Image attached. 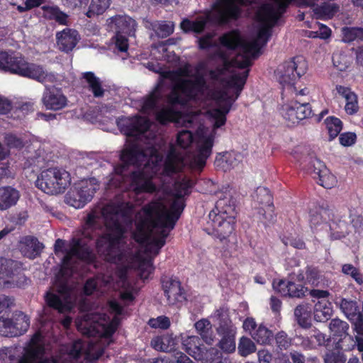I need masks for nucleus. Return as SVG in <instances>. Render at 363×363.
I'll return each mask as SVG.
<instances>
[{
  "label": "nucleus",
  "mask_w": 363,
  "mask_h": 363,
  "mask_svg": "<svg viewBox=\"0 0 363 363\" xmlns=\"http://www.w3.org/2000/svg\"><path fill=\"white\" fill-rule=\"evenodd\" d=\"M292 103L296 106V111H297L299 117V122L315 115L311 105L308 102L295 100L292 101Z\"/></svg>",
  "instance_id": "49"
},
{
  "label": "nucleus",
  "mask_w": 363,
  "mask_h": 363,
  "mask_svg": "<svg viewBox=\"0 0 363 363\" xmlns=\"http://www.w3.org/2000/svg\"><path fill=\"white\" fill-rule=\"evenodd\" d=\"M77 31L64 30L61 33H57V44L60 48L65 52H69L76 46L78 40L77 38Z\"/></svg>",
  "instance_id": "35"
},
{
  "label": "nucleus",
  "mask_w": 363,
  "mask_h": 363,
  "mask_svg": "<svg viewBox=\"0 0 363 363\" xmlns=\"http://www.w3.org/2000/svg\"><path fill=\"white\" fill-rule=\"evenodd\" d=\"M44 17L49 20H55L60 25H67L68 16L57 6H43Z\"/></svg>",
  "instance_id": "43"
},
{
  "label": "nucleus",
  "mask_w": 363,
  "mask_h": 363,
  "mask_svg": "<svg viewBox=\"0 0 363 363\" xmlns=\"http://www.w3.org/2000/svg\"><path fill=\"white\" fill-rule=\"evenodd\" d=\"M219 42L222 46L230 50L242 47L244 43L238 29H233L224 33L219 38Z\"/></svg>",
  "instance_id": "31"
},
{
  "label": "nucleus",
  "mask_w": 363,
  "mask_h": 363,
  "mask_svg": "<svg viewBox=\"0 0 363 363\" xmlns=\"http://www.w3.org/2000/svg\"><path fill=\"white\" fill-rule=\"evenodd\" d=\"M324 363H346L347 357L342 349L328 351L324 356Z\"/></svg>",
  "instance_id": "51"
},
{
  "label": "nucleus",
  "mask_w": 363,
  "mask_h": 363,
  "mask_svg": "<svg viewBox=\"0 0 363 363\" xmlns=\"http://www.w3.org/2000/svg\"><path fill=\"white\" fill-rule=\"evenodd\" d=\"M309 223L313 230H321L324 226L329 225L332 240L345 237L344 230H346L347 226V222L336 218L333 208L324 203L310 210Z\"/></svg>",
  "instance_id": "6"
},
{
  "label": "nucleus",
  "mask_w": 363,
  "mask_h": 363,
  "mask_svg": "<svg viewBox=\"0 0 363 363\" xmlns=\"http://www.w3.org/2000/svg\"><path fill=\"white\" fill-rule=\"evenodd\" d=\"M329 328L333 335L339 338L338 343L348 335V323L339 318L332 319Z\"/></svg>",
  "instance_id": "44"
},
{
  "label": "nucleus",
  "mask_w": 363,
  "mask_h": 363,
  "mask_svg": "<svg viewBox=\"0 0 363 363\" xmlns=\"http://www.w3.org/2000/svg\"><path fill=\"white\" fill-rule=\"evenodd\" d=\"M143 155V150L136 143H133L121 151L120 160L129 166L135 165L138 163L140 157Z\"/></svg>",
  "instance_id": "32"
},
{
  "label": "nucleus",
  "mask_w": 363,
  "mask_h": 363,
  "mask_svg": "<svg viewBox=\"0 0 363 363\" xmlns=\"http://www.w3.org/2000/svg\"><path fill=\"white\" fill-rule=\"evenodd\" d=\"M160 206L157 203H147L142 208L143 216L136 223V231L133 233V239L140 245H147L150 233L160 224Z\"/></svg>",
  "instance_id": "9"
},
{
  "label": "nucleus",
  "mask_w": 363,
  "mask_h": 363,
  "mask_svg": "<svg viewBox=\"0 0 363 363\" xmlns=\"http://www.w3.org/2000/svg\"><path fill=\"white\" fill-rule=\"evenodd\" d=\"M117 125L121 132L128 137L140 136L150 127L149 120L140 116L119 118Z\"/></svg>",
  "instance_id": "15"
},
{
  "label": "nucleus",
  "mask_w": 363,
  "mask_h": 363,
  "mask_svg": "<svg viewBox=\"0 0 363 363\" xmlns=\"http://www.w3.org/2000/svg\"><path fill=\"white\" fill-rule=\"evenodd\" d=\"M132 213V207L128 203H122L116 205L108 206L103 208L102 215L106 220V224L111 218L118 220L117 216L128 219L130 218Z\"/></svg>",
  "instance_id": "25"
},
{
  "label": "nucleus",
  "mask_w": 363,
  "mask_h": 363,
  "mask_svg": "<svg viewBox=\"0 0 363 363\" xmlns=\"http://www.w3.org/2000/svg\"><path fill=\"white\" fill-rule=\"evenodd\" d=\"M82 78L87 84L88 89L91 91L95 98L103 97L105 90L102 86L101 82L92 72L83 73Z\"/></svg>",
  "instance_id": "38"
},
{
  "label": "nucleus",
  "mask_w": 363,
  "mask_h": 363,
  "mask_svg": "<svg viewBox=\"0 0 363 363\" xmlns=\"http://www.w3.org/2000/svg\"><path fill=\"white\" fill-rule=\"evenodd\" d=\"M254 208L257 211L259 219L264 225L273 223L276 219L273 197L269 189L258 187L253 196Z\"/></svg>",
  "instance_id": "11"
},
{
  "label": "nucleus",
  "mask_w": 363,
  "mask_h": 363,
  "mask_svg": "<svg viewBox=\"0 0 363 363\" xmlns=\"http://www.w3.org/2000/svg\"><path fill=\"white\" fill-rule=\"evenodd\" d=\"M106 227L108 232L99 235L96 239V251L105 262L116 264L123 259L120 244L126 230L120 220L114 218L108 220Z\"/></svg>",
  "instance_id": "4"
},
{
  "label": "nucleus",
  "mask_w": 363,
  "mask_h": 363,
  "mask_svg": "<svg viewBox=\"0 0 363 363\" xmlns=\"http://www.w3.org/2000/svg\"><path fill=\"white\" fill-rule=\"evenodd\" d=\"M205 346L198 336H187L182 340V348L195 359H202Z\"/></svg>",
  "instance_id": "27"
},
{
  "label": "nucleus",
  "mask_w": 363,
  "mask_h": 363,
  "mask_svg": "<svg viewBox=\"0 0 363 363\" xmlns=\"http://www.w3.org/2000/svg\"><path fill=\"white\" fill-rule=\"evenodd\" d=\"M244 5L245 0H215L211 5L212 13L207 11L204 15L197 16L194 21L184 18L180 27L186 33L201 34L208 23L223 26L239 20Z\"/></svg>",
  "instance_id": "2"
},
{
  "label": "nucleus",
  "mask_w": 363,
  "mask_h": 363,
  "mask_svg": "<svg viewBox=\"0 0 363 363\" xmlns=\"http://www.w3.org/2000/svg\"><path fill=\"white\" fill-rule=\"evenodd\" d=\"M296 111V106H294L292 101L282 106L281 113L284 120L287 122L288 126H292L299 123V117Z\"/></svg>",
  "instance_id": "46"
},
{
  "label": "nucleus",
  "mask_w": 363,
  "mask_h": 363,
  "mask_svg": "<svg viewBox=\"0 0 363 363\" xmlns=\"http://www.w3.org/2000/svg\"><path fill=\"white\" fill-rule=\"evenodd\" d=\"M225 201L220 199L215 208L210 211L205 231L220 241L227 240L235 231L236 219L233 215L235 208H224Z\"/></svg>",
  "instance_id": "5"
},
{
  "label": "nucleus",
  "mask_w": 363,
  "mask_h": 363,
  "mask_svg": "<svg viewBox=\"0 0 363 363\" xmlns=\"http://www.w3.org/2000/svg\"><path fill=\"white\" fill-rule=\"evenodd\" d=\"M340 308L358 335H363V313L356 301L341 298Z\"/></svg>",
  "instance_id": "18"
},
{
  "label": "nucleus",
  "mask_w": 363,
  "mask_h": 363,
  "mask_svg": "<svg viewBox=\"0 0 363 363\" xmlns=\"http://www.w3.org/2000/svg\"><path fill=\"white\" fill-rule=\"evenodd\" d=\"M208 85L203 74H196L194 79L177 78L172 82L169 94L167 96V107L156 113V120L162 125L177 122L182 118V112L174 109L175 106H186L203 94Z\"/></svg>",
  "instance_id": "1"
},
{
  "label": "nucleus",
  "mask_w": 363,
  "mask_h": 363,
  "mask_svg": "<svg viewBox=\"0 0 363 363\" xmlns=\"http://www.w3.org/2000/svg\"><path fill=\"white\" fill-rule=\"evenodd\" d=\"M328 131L329 140L335 139L342 129V121L335 116H329L325 120Z\"/></svg>",
  "instance_id": "48"
},
{
  "label": "nucleus",
  "mask_w": 363,
  "mask_h": 363,
  "mask_svg": "<svg viewBox=\"0 0 363 363\" xmlns=\"http://www.w3.org/2000/svg\"><path fill=\"white\" fill-rule=\"evenodd\" d=\"M155 230V235L148 240L145 246V252L156 256L160 253L161 248L165 245L166 239L172 229L167 227H157Z\"/></svg>",
  "instance_id": "22"
},
{
  "label": "nucleus",
  "mask_w": 363,
  "mask_h": 363,
  "mask_svg": "<svg viewBox=\"0 0 363 363\" xmlns=\"http://www.w3.org/2000/svg\"><path fill=\"white\" fill-rule=\"evenodd\" d=\"M213 146V138L208 136L198 146L197 152L206 160L210 157Z\"/></svg>",
  "instance_id": "58"
},
{
  "label": "nucleus",
  "mask_w": 363,
  "mask_h": 363,
  "mask_svg": "<svg viewBox=\"0 0 363 363\" xmlns=\"http://www.w3.org/2000/svg\"><path fill=\"white\" fill-rule=\"evenodd\" d=\"M4 143L9 148H16L21 150L24 147L23 140L13 133L6 134L4 137Z\"/></svg>",
  "instance_id": "63"
},
{
  "label": "nucleus",
  "mask_w": 363,
  "mask_h": 363,
  "mask_svg": "<svg viewBox=\"0 0 363 363\" xmlns=\"http://www.w3.org/2000/svg\"><path fill=\"white\" fill-rule=\"evenodd\" d=\"M12 319L13 337L20 336L27 332L30 326L29 318L23 312H18L14 314Z\"/></svg>",
  "instance_id": "37"
},
{
  "label": "nucleus",
  "mask_w": 363,
  "mask_h": 363,
  "mask_svg": "<svg viewBox=\"0 0 363 363\" xmlns=\"http://www.w3.org/2000/svg\"><path fill=\"white\" fill-rule=\"evenodd\" d=\"M339 9L337 4L323 2L313 9V13L317 19L325 21L333 18Z\"/></svg>",
  "instance_id": "34"
},
{
  "label": "nucleus",
  "mask_w": 363,
  "mask_h": 363,
  "mask_svg": "<svg viewBox=\"0 0 363 363\" xmlns=\"http://www.w3.org/2000/svg\"><path fill=\"white\" fill-rule=\"evenodd\" d=\"M193 140V135L189 130H182L179 132L177 136V145L184 149L189 147Z\"/></svg>",
  "instance_id": "61"
},
{
  "label": "nucleus",
  "mask_w": 363,
  "mask_h": 363,
  "mask_svg": "<svg viewBox=\"0 0 363 363\" xmlns=\"http://www.w3.org/2000/svg\"><path fill=\"white\" fill-rule=\"evenodd\" d=\"M333 314L332 303L328 300H319L314 306L313 315L318 322H326Z\"/></svg>",
  "instance_id": "36"
},
{
  "label": "nucleus",
  "mask_w": 363,
  "mask_h": 363,
  "mask_svg": "<svg viewBox=\"0 0 363 363\" xmlns=\"http://www.w3.org/2000/svg\"><path fill=\"white\" fill-rule=\"evenodd\" d=\"M175 340L172 335H157L151 340V346L157 351L169 352L175 348Z\"/></svg>",
  "instance_id": "33"
},
{
  "label": "nucleus",
  "mask_w": 363,
  "mask_h": 363,
  "mask_svg": "<svg viewBox=\"0 0 363 363\" xmlns=\"http://www.w3.org/2000/svg\"><path fill=\"white\" fill-rule=\"evenodd\" d=\"M129 179L130 188L137 195L152 194L157 191L156 185L144 171H133L129 174Z\"/></svg>",
  "instance_id": "20"
},
{
  "label": "nucleus",
  "mask_w": 363,
  "mask_h": 363,
  "mask_svg": "<svg viewBox=\"0 0 363 363\" xmlns=\"http://www.w3.org/2000/svg\"><path fill=\"white\" fill-rule=\"evenodd\" d=\"M159 86H157L153 91H152L143 101L142 108L145 111L154 110L160 99V94L158 91Z\"/></svg>",
  "instance_id": "53"
},
{
  "label": "nucleus",
  "mask_w": 363,
  "mask_h": 363,
  "mask_svg": "<svg viewBox=\"0 0 363 363\" xmlns=\"http://www.w3.org/2000/svg\"><path fill=\"white\" fill-rule=\"evenodd\" d=\"M148 325L152 328L166 330L169 328L171 323L168 317L160 315L156 318H150L148 321Z\"/></svg>",
  "instance_id": "60"
},
{
  "label": "nucleus",
  "mask_w": 363,
  "mask_h": 363,
  "mask_svg": "<svg viewBox=\"0 0 363 363\" xmlns=\"http://www.w3.org/2000/svg\"><path fill=\"white\" fill-rule=\"evenodd\" d=\"M293 157L300 163L301 169L311 175L319 185L325 189H331L336 184V177L316 157L312 155H302L297 150L293 152Z\"/></svg>",
  "instance_id": "7"
},
{
  "label": "nucleus",
  "mask_w": 363,
  "mask_h": 363,
  "mask_svg": "<svg viewBox=\"0 0 363 363\" xmlns=\"http://www.w3.org/2000/svg\"><path fill=\"white\" fill-rule=\"evenodd\" d=\"M216 162H219L222 164L225 171L234 168L238 163V161L235 158L234 152H225L223 155H219L216 157Z\"/></svg>",
  "instance_id": "52"
},
{
  "label": "nucleus",
  "mask_w": 363,
  "mask_h": 363,
  "mask_svg": "<svg viewBox=\"0 0 363 363\" xmlns=\"http://www.w3.org/2000/svg\"><path fill=\"white\" fill-rule=\"evenodd\" d=\"M337 93L345 99V110L349 115H354L359 111L358 99L357 94L351 89L342 85H337Z\"/></svg>",
  "instance_id": "26"
},
{
  "label": "nucleus",
  "mask_w": 363,
  "mask_h": 363,
  "mask_svg": "<svg viewBox=\"0 0 363 363\" xmlns=\"http://www.w3.org/2000/svg\"><path fill=\"white\" fill-rule=\"evenodd\" d=\"M45 301L48 307L57 311L59 313H64L70 310L68 301L62 300L58 295L52 292H46Z\"/></svg>",
  "instance_id": "39"
},
{
  "label": "nucleus",
  "mask_w": 363,
  "mask_h": 363,
  "mask_svg": "<svg viewBox=\"0 0 363 363\" xmlns=\"http://www.w3.org/2000/svg\"><path fill=\"white\" fill-rule=\"evenodd\" d=\"M262 46L259 42L256 40L251 43H243L242 46V54H238L230 62H226V64L238 69L248 68L252 64L249 55H251L253 58L257 57L260 54Z\"/></svg>",
  "instance_id": "19"
},
{
  "label": "nucleus",
  "mask_w": 363,
  "mask_h": 363,
  "mask_svg": "<svg viewBox=\"0 0 363 363\" xmlns=\"http://www.w3.org/2000/svg\"><path fill=\"white\" fill-rule=\"evenodd\" d=\"M215 316L218 320V326L216 330L218 335L220 337L217 346L225 353L234 352L236 349V327L223 308L217 309L215 312Z\"/></svg>",
  "instance_id": "10"
},
{
  "label": "nucleus",
  "mask_w": 363,
  "mask_h": 363,
  "mask_svg": "<svg viewBox=\"0 0 363 363\" xmlns=\"http://www.w3.org/2000/svg\"><path fill=\"white\" fill-rule=\"evenodd\" d=\"M274 340L277 350L281 351L286 350L292 344V339L283 330L278 332L275 335Z\"/></svg>",
  "instance_id": "55"
},
{
  "label": "nucleus",
  "mask_w": 363,
  "mask_h": 363,
  "mask_svg": "<svg viewBox=\"0 0 363 363\" xmlns=\"http://www.w3.org/2000/svg\"><path fill=\"white\" fill-rule=\"evenodd\" d=\"M160 281L164 295L169 304L184 303L187 301V291L179 278L174 276H162Z\"/></svg>",
  "instance_id": "14"
},
{
  "label": "nucleus",
  "mask_w": 363,
  "mask_h": 363,
  "mask_svg": "<svg viewBox=\"0 0 363 363\" xmlns=\"http://www.w3.org/2000/svg\"><path fill=\"white\" fill-rule=\"evenodd\" d=\"M251 337L260 345H270L274 337L272 331L262 324L259 325L255 331L251 332Z\"/></svg>",
  "instance_id": "45"
},
{
  "label": "nucleus",
  "mask_w": 363,
  "mask_h": 363,
  "mask_svg": "<svg viewBox=\"0 0 363 363\" xmlns=\"http://www.w3.org/2000/svg\"><path fill=\"white\" fill-rule=\"evenodd\" d=\"M71 183L70 174L62 168L51 167L43 170L35 182V186L50 195L62 194Z\"/></svg>",
  "instance_id": "8"
},
{
  "label": "nucleus",
  "mask_w": 363,
  "mask_h": 363,
  "mask_svg": "<svg viewBox=\"0 0 363 363\" xmlns=\"http://www.w3.org/2000/svg\"><path fill=\"white\" fill-rule=\"evenodd\" d=\"M45 353V349L43 345H30L26 349L24 354L18 360V363H35Z\"/></svg>",
  "instance_id": "41"
},
{
  "label": "nucleus",
  "mask_w": 363,
  "mask_h": 363,
  "mask_svg": "<svg viewBox=\"0 0 363 363\" xmlns=\"http://www.w3.org/2000/svg\"><path fill=\"white\" fill-rule=\"evenodd\" d=\"M307 68V62L301 56L285 61L277 69L279 83L283 86L295 85V81L306 72Z\"/></svg>",
  "instance_id": "12"
},
{
  "label": "nucleus",
  "mask_w": 363,
  "mask_h": 363,
  "mask_svg": "<svg viewBox=\"0 0 363 363\" xmlns=\"http://www.w3.org/2000/svg\"><path fill=\"white\" fill-rule=\"evenodd\" d=\"M108 21L111 29L116 33L131 35L135 30V21L128 16L116 15Z\"/></svg>",
  "instance_id": "23"
},
{
  "label": "nucleus",
  "mask_w": 363,
  "mask_h": 363,
  "mask_svg": "<svg viewBox=\"0 0 363 363\" xmlns=\"http://www.w3.org/2000/svg\"><path fill=\"white\" fill-rule=\"evenodd\" d=\"M42 103L47 110L60 111L67 106L68 99L60 88L47 89L43 95Z\"/></svg>",
  "instance_id": "21"
},
{
  "label": "nucleus",
  "mask_w": 363,
  "mask_h": 363,
  "mask_svg": "<svg viewBox=\"0 0 363 363\" xmlns=\"http://www.w3.org/2000/svg\"><path fill=\"white\" fill-rule=\"evenodd\" d=\"M256 351V345L249 337L242 336L240 338L238 352L241 357H247Z\"/></svg>",
  "instance_id": "50"
},
{
  "label": "nucleus",
  "mask_w": 363,
  "mask_h": 363,
  "mask_svg": "<svg viewBox=\"0 0 363 363\" xmlns=\"http://www.w3.org/2000/svg\"><path fill=\"white\" fill-rule=\"evenodd\" d=\"M20 198L18 190L11 186L0 187V211H6L17 203Z\"/></svg>",
  "instance_id": "28"
},
{
  "label": "nucleus",
  "mask_w": 363,
  "mask_h": 363,
  "mask_svg": "<svg viewBox=\"0 0 363 363\" xmlns=\"http://www.w3.org/2000/svg\"><path fill=\"white\" fill-rule=\"evenodd\" d=\"M150 203H157L160 206V224L162 227H167L169 229H174L186 206L184 199L176 195L169 206V211H167L164 204L160 199L152 200Z\"/></svg>",
  "instance_id": "13"
},
{
  "label": "nucleus",
  "mask_w": 363,
  "mask_h": 363,
  "mask_svg": "<svg viewBox=\"0 0 363 363\" xmlns=\"http://www.w3.org/2000/svg\"><path fill=\"white\" fill-rule=\"evenodd\" d=\"M96 190V186L87 182L82 183L67 194V203L75 208H82L92 199Z\"/></svg>",
  "instance_id": "17"
},
{
  "label": "nucleus",
  "mask_w": 363,
  "mask_h": 363,
  "mask_svg": "<svg viewBox=\"0 0 363 363\" xmlns=\"http://www.w3.org/2000/svg\"><path fill=\"white\" fill-rule=\"evenodd\" d=\"M300 340V345L304 350H313L318 347L325 345V342L329 341L326 335L317 329L311 330L306 336L300 335L297 337Z\"/></svg>",
  "instance_id": "24"
},
{
  "label": "nucleus",
  "mask_w": 363,
  "mask_h": 363,
  "mask_svg": "<svg viewBox=\"0 0 363 363\" xmlns=\"http://www.w3.org/2000/svg\"><path fill=\"white\" fill-rule=\"evenodd\" d=\"M287 296L290 298H302L306 296L308 288L301 284L291 281L288 289Z\"/></svg>",
  "instance_id": "59"
},
{
  "label": "nucleus",
  "mask_w": 363,
  "mask_h": 363,
  "mask_svg": "<svg viewBox=\"0 0 363 363\" xmlns=\"http://www.w3.org/2000/svg\"><path fill=\"white\" fill-rule=\"evenodd\" d=\"M89 237H74L69 241L70 252L74 258L89 264H94L97 257L89 244Z\"/></svg>",
  "instance_id": "16"
},
{
  "label": "nucleus",
  "mask_w": 363,
  "mask_h": 363,
  "mask_svg": "<svg viewBox=\"0 0 363 363\" xmlns=\"http://www.w3.org/2000/svg\"><path fill=\"white\" fill-rule=\"evenodd\" d=\"M194 327L197 333L201 336L202 340L208 345L213 341V331L211 322L206 318H202L195 323Z\"/></svg>",
  "instance_id": "42"
},
{
  "label": "nucleus",
  "mask_w": 363,
  "mask_h": 363,
  "mask_svg": "<svg viewBox=\"0 0 363 363\" xmlns=\"http://www.w3.org/2000/svg\"><path fill=\"white\" fill-rule=\"evenodd\" d=\"M21 251L29 258H35L39 256L43 248V243L33 236H25L21 241Z\"/></svg>",
  "instance_id": "29"
},
{
  "label": "nucleus",
  "mask_w": 363,
  "mask_h": 363,
  "mask_svg": "<svg viewBox=\"0 0 363 363\" xmlns=\"http://www.w3.org/2000/svg\"><path fill=\"white\" fill-rule=\"evenodd\" d=\"M306 269V283L317 286L320 279V271L317 267L307 265Z\"/></svg>",
  "instance_id": "56"
},
{
  "label": "nucleus",
  "mask_w": 363,
  "mask_h": 363,
  "mask_svg": "<svg viewBox=\"0 0 363 363\" xmlns=\"http://www.w3.org/2000/svg\"><path fill=\"white\" fill-rule=\"evenodd\" d=\"M111 5V0H91L86 15L89 18L103 14Z\"/></svg>",
  "instance_id": "47"
},
{
  "label": "nucleus",
  "mask_w": 363,
  "mask_h": 363,
  "mask_svg": "<svg viewBox=\"0 0 363 363\" xmlns=\"http://www.w3.org/2000/svg\"><path fill=\"white\" fill-rule=\"evenodd\" d=\"M342 271L344 274L350 275L357 284H362L363 283L362 274L359 272V269L354 267L352 264H343Z\"/></svg>",
  "instance_id": "62"
},
{
  "label": "nucleus",
  "mask_w": 363,
  "mask_h": 363,
  "mask_svg": "<svg viewBox=\"0 0 363 363\" xmlns=\"http://www.w3.org/2000/svg\"><path fill=\"white\" fill-rule=\"evenodd\" d=\"M246 69L241 73L233 74L225 81V86L227 88L235 89L234 96L235 99L240 96L248 78L250 69L248 68Z\"/></svg>",
  "instance_id": "30"
},
{
  "label": "nucleus",
  "mask_w": 363,
  "mask_h": 363,
  "mask_svg": "<svg viewBox=\"0 0 363 363\" xmlns=\"http://www.w3.org/2000/svg\"><path fill=\"white\" fill-rule=\"evenodd\" d=\"M344 37L345 40L350 42L357 38L363 39L362 28H346L344 29Z\"/></svg>",
  "instance_id": "64"
},
{
  "label": "nucleus",
  "mask_w": 363,
  "mask_h": 363,
  "mask_svg": "<svg viewBox=\"0 0 363 363\" xmlns=\"http://www.w3.org/2000/svg\"><path fill=\"white\" fill-rule=\"evenodd\" d=\"M261 23H263V25L258 30L256 40H258V42L262 41V45H264L271 37V29L274 26L271 24V22Z\"/></svg>",
  "instance_id": "57"
},
{
  "label": "nucleus",
  "mask_w": 363,
  "mask_h": 363,
  "mask_svg": "<svg viewBox=\"0 0 363 363\" xmlns=\"http://www.w3.org/2000/svg\"><path fill=\"white\" fill-rule=\"evenodd\" d=\"M0 69L40 83H52L56 76L48 72L44 66L26 61L20 53L13 51H0Z\"/></svg>",
  "instance_id": "3"
},
{
  "label": "nucleus",
  "mask_w": 363,
  "mask_h": 363,
  "mask_svg": "<svg viewBox=\"0 0 363 363\" xmlns=\"http://www.w3.org/2000/svg\"><path fill=\"white\" fill-rule=\"evenodd\" d=\"M12 319L9 318V314L5 312L1 314L0 312V335L5 337H13Z\"/></svg>",
  "instance_id": "54"
},
{
  "label": "nucleus",
  "mask_w": 363,
  "mask_h": 363,
  "mask_svg": "<svg viewBox=\"0 0 363 363\" xmlns=\"http://www.w3.org/2000/svg\"><path fill=\"white\" fill-rule=\"evenodd\" d=\"M311 312L308 305L299 304L294 309V316L298 324L303 328L311 326Z\"/></svg>",
  "instance_id": "40"
}]
</instances>
